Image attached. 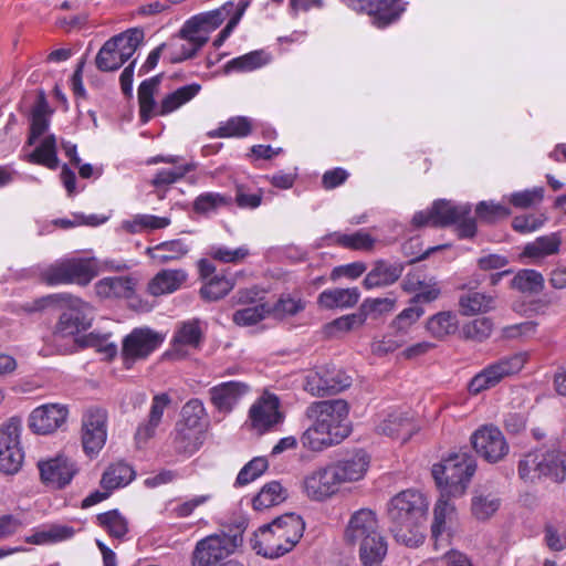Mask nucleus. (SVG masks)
<instances>
[{"instance_id": "54", "label": "nucleus", "mask_w": 566, "mask_h": 566, "mask_svg": "<svg viewBox=\"0 0 566 566\" xmlns=\"http://www.w3.org/2000/svg\"><path fill=\"white\" fill-rule=\"evenodd\" d=\"M270 314V306L264 303H260L237 310L232 315V319L239 326H252L264 319Z\"/></svg>"}, {"instance_id": "28", "label": "nucleus", "mask_w": 566, "mask_h": 566, "mask_svg": "<svg viewBox=\"0 0 566 566\" xmlns=\"http://www.w3.org/2000/svg\"><path fill=\"white\" fill-rule=\"evenodd\" d=\"M136 281L128 275L106 276L94 285L96 296L104 300L129 298L134 295Z\"/></svg>"}, {"instance_id": "38", "label": "nucleus", "mask_w": 566, "mask_h": 566, "mask_svg": "<svg viewBox=\"0 0 566 566\" xmlns=\"http://www.w3.org/2000/svg\"><path fill=\"white\" fill-rule=\"evenodd\" d=\"M200 91V84L190 83L168 93L159 103L158 116H166L178 111L180 107L193 99Z\"/></svg>"}, {"instance_id": "34", "label": "nucleus", "mask_w": 566, "mask_h": 566, "mask_svg": "<svg viewBox=\"0 0 566 566\" xmlns=\"http://www.w3.org/2000/svg\"><path fill=\"white\" fill-rule=\"evenodd\" d=\"M405 9L401 0H373L368 15L373 25L385 29L396 22Z\"/></svg>"}, {"instance_id": "9", "label": "nucleus", "mask_w": 566, "mask_h": 566, "mask_svg": "<svg viewBox=\"0 0 566 566\" xmlns=\"http://www.w3.org/2000/svg\"><path fill=\"white\" fill-rule=\"evenodd\" d=\"M99 273V260L92 252L60 259L45 268L43 280L50 285L77 284L86 286Z\"/></svg>"}, {"instance_id": "42", "label": "nucleus", "mask_w": 566, "mask_h": 566, "mask_svg": "<svg viewBox=\"0 0 566 566\" xmlns=\"http://www.w3.org/2000/svg\"><path fill=\"white\" fill-rule=\"evenodd\" d=\"M136 476L134 469L125 462L109 465L103 473L101 485L103 490L114 491L128 485Z\"/></svg>"}, {"instance_id": "49", "label": "nucleus", "mask_w": 566, "mask_h": 566, "mask_svg": "<svg viewBox=\"0 0 566 566\" xmlns=\"http://www.w3.org/2000/svg\"><path fill=\"white\" fill-rule=\"evenodd\" d=\"M427 331L436 338H443L458 329L457 314L451 311L439 312L428 318Z\"/></svg>"}, {"instance_id": "48", "label": "nucleus", "mask_w": 566, "mask_h": 566, "mask_svg": "<svg viewBox=\"0 0 566 566\" xmlns=\"http://www.w3.org/2000/svg\"><path fill=\"white\" fill-rule=\"evenodd\" d=\"M286 499V491L280 482L272 481L265 484L261 491L253 497L252 505L256 511H263L279 505Z\"/></svg>"}, {"instance_id": "16", "label": "nucleus", "mask_w": 566, "mask_h": 566, "mask_svg": "<svg viewBox=\"0 0 566 566\" xmlns=\"http://www.w3.org/2000/svg\"><path fill=\"white\" fill-rule=\"evenodd\" d=\"M203 331L198 319H189L176 326L170 347L165 357L172 360H181L190 356L201 347Z\"/></svg>"}, {"instance_id": "64", "label": "nucleus", "mask_w": 566, "mask_h": 566, "mask_svg": "<svg viewBox=\"0 0 566 566\" xmlns=\"http://www.w3.org/2000/svg\"><path fill=\"white\" fill-rule=\"evenodd\" d=\"M304 307L305 302L301 297L286 295L282 296L270 310L274 317L282 319L297 314Z\"/></svg>"}, {"instance_id": "17", "label": "nucleus", "mask_w": 566, "mask_h": 566, "mask_svg": "<svg viewBox=\"0 0 566 566\" xmlns=\"http://www.w3.org/2000/svg\"><path fill=\"white\" fill-rule=\"evenodd\" d=\"M352 385V377L335 367H322L305 377L304 389L312 396L335 395Z\"/></svg>"}, {"instance_id": "24", "label": "nucleus", "mask_w": 566, "mask_h": 566, "mask_svg": "<svg viewBox=\"0 0 566 566\" xmlns=\"http://www.w3.org/2000/svg\"><path fill=\"white\" fill-rule=\"evenodd\" d=\"M67 416L65 405L45 403L32 410L28 419L29 428L36 434H50L66 422Z\"/></svg>"}, {"instance_id": "1", "label": "nucleus", "mask_w": 566, "mask_h": 566, "mask_svg": "<svg viewBox=\"0 0 566 566\" xmlns=\"http://www.w3.org/2000/svg\"><path fill=\"white\" fill-rule=\"evenodd\" d=\"M348 413L349 406L343 399L312 402L306 409L312 424L301 436L302 446L319 452L340 443L350 432Z\"/></svg>"}, {"instance_id": "39", "label": "nucleus", "mask_w": 566, "mask_h": 566, "mask_svg": "<svg viewBox=\"0 0 566 566\" xmlns=\"http://www.w3.org/2000/svg\"><path fill=\"white\" fill-rule=\"evenodd\" d=\"M160 84V76H154L145 80L138 87L139 114L144 123L151 117L158 116L159 104L155 101V95Z\"/></svg>"}, {"instance_id": "7", "label": "nucleus", "mask_w": 566, "mask_h": 566, "mask_svg": "<svg viewBox=\"0 0 566 566\" xmlns=\"http://www.w3.org/2000/svg\"><path fill=\"white\" fill-rule=\"evenodd\" d=\"M518 475L526 483L542 479L562 483L566 479V450L551 446L528 452L520 460Z\"/></svg>"}, {"instance_id": "23", "label": "nucleus", "mask_w": 566, "mask_h": 566, "mask_svg": "<svg viewBox=\"0 0 566 566\" xmlns=\"http://www.w3.org/2000/svg\"><path fill=\"white\" fill-rule=\"evenodd\" d=\"M369 455L363 450H357L352 454L328 463L340 489L347 484L361 481L369 469Z\"/></svg>"}, {"instance_id": "26", "label": "nucleus", "mask_w": 566, "mask_h": 566, "mask_svg": "<svg viewBox=\"0 0 566 566\" xmlns=\"http://www.w3.org/2000/svg\"><path fill=\"white\" fill-rule=\"evenodd\" d=\"M39 470L42 481L56 489L67 485L77 472L75 462L64 455L39 462Z\"/></svg>"}, {"instance_id": "47", "label": "nucleus", "mask_w": 566, "mask_h": 566, "mask_svg": "<svg viewBox=\"0 0 566 566\" xmlns=\"http://www.w3.org/2000/svg\"><path fill=\"white\" fill-rule=\"evenodd\" d=\"M203 431V428H192L178 423L174 438L175 448L179 452L193 453L202 443Z\"/></svg>"}, {"instance_id": "60", "label": "nucleus", "mask_w": 566, "mask_h": 566, "mask_svg": "<svg viewBox=\"0 0 566 566\" xmlns=\"http://www.w3.org/2000/svg\"><path fill=\"white\" fill-rule=\"evenodd\" d=\"M424 314L423 307L415 304L401 311L391 322L390 328L408 335L410 327Z\"/></svg>"}, {"instance_id": "35", "label": "nucleus", "mask_w": 566, "mask_h": 566, "mask_svg": "<svg viewBox=\"0 0 566 566\" xmlns=\"http://www.w3.org/2000/svg\"><path fill=\"white\" fill-rule=\"evenodd\" d=\"M496 307V296L479 291H470L459 297V311L464 316L489 313Z\"/></svg>"}, {"instance_id": "52", "label": "nucleus", "mask_w": 566, "mask_h": 566, "mask_svg": "<svg viewBox=\"0 0 566 566\" xmlns=\"http://www.w3.org/2000/svg\"><path fill=\"white\" fill-rule=\"evenodd\" d=\"M269 62L268 55L263 51H253L227 63V71L251 72L262 67Z\"/></svg>"}, {"instance_id": "5", "label": "nucleus", "mask_w": 566, "mask_h": 566, "mask_svg": "<svg viewBox=\"0 0 566 566\" xmlns=\"http://www.w3.org/2000/svg\"><path fill=\"white\" fill-rule=\"evenodd\" d=\"M42 302L44 306H54L61 312L54 328L55 335L75 338L91 328L94 307L88 302L67 293L48 295Z\"/></svg>"}, {"instance_id": "8", "label": "nucleus", "mask_w": 566, "mask_h": 566, "mask_svg": "<svg viewBox=\"0 0 566 566\" xmlns=\"http://www.w3.org/2000/svg\"><path fill=\"white\" fill-rule=\"evenodd\" d=\"M476 469L474 458L468 452L450 454L433 464L432 476L443 496H462Z\"/></svg>"}, {"instance_id": "36", "label": "nucleus", "mask_w": 566, "mask_h": 566, "mask_svg": "<svg viewBox=\"0 0 566 566\" xmlns=\"http://www.w3.org/2000/svg\"><path fill=\"white\" fill-rule=\"evenodd\" d=\"M319 245H340L352 250H371L375 244V239L366 231L359 230L353 233L333 232L322 239Z\"/></svg>"}, {"instance_id": "55", "label": "nucleus", "mask_w": 566, "mask_h": 566, "mask_svg": "<svg viewBox=\"0 0 566 566\" xmlns=\"http://www.w3.org/2000/svg\"><path fill=\"white\" fill-rule=\"evenodd\" d=\"M232 197L219 192H203L199 195L195 202L193 209L200 213L213 212L220 208L230 206Z\"/></svg>"}, {"instance_id": "4", "label": "nucleus", "mask_w": 566, "mask_h": 566, "mask_svg": "<svg viewBox=\"0 0 566 566\" xmlns=\"http://www.w3.org/2000/svg\"><path fill=\"white\" fill-rule=\"evenodd\" d=\"M344 538L359 545V558L365 566L379 564L388 551L377 514L370 509H359L350 515Z\"/></svg>"}, {"instance_id": "15", "label": "nucleus", "mask_w": 566, "mask_h": 566, "mask_svg": "<svg viewBox=\"0 0 566 566\" xmlns=\"http://www.w3.org/2000/svg\"><path fill=\"white\" fill-rule=\"evenodd\" d=\"M301 490L306 499L316 503L327 502L342 491L328 463L307 472L302 480Z\"/></svg>"}, {"instance_id": "40", "label": "nucleus", "mask_w": 566, "mask_h": 566, "mask_svg": "<svg viewBox=\"0 0 566 566\" xmlns=\"http://www.w3.org/2000/svg\"><path fill=\"white\" fill-rule=\"evenodd\" d=\"M171 223L169 217H158L148 213H137L132 218L123 220L120 229L127 233L136 234L143 232L165 229Z\"/></svg>"}, {"instance_id": "14", "label": "nucleus", "mask_w": 566, "mask_h": 566, "mask_svg": "<svg viewBox=\"0 0 566 566\" xmlns=\"http://www.w3.org/2000/svg\"><path fill=\"white\" fill-rule=\"evenodd\" d=\"M21 432L19 418H10L0 426V471L6 474H14L22 467L24 453L20 443Z\"/></svg>"}, {"instance_id": "21", "label": "nucleus", "mask_w": 566, "mask_h": 566, "mask_svg": "<svg viewBox=\"0 0 566 566\" xmlns=\"http://www.w3.org/2000/svg\"><path fill=\"white\" fill-rule=\"evenodd\" d=\"M199 32L186 21L180 32L165 43L166 60L170 63H179L192 57L207 42L205 34Z\"/></svg>"}, {"instance_id": "59", "label": "nucleus", "mask_w": 566, "mask_h": 566, "mask_svg": "<svg viewBox=\"0 0 566 566\" xmlns=\"http://www.w3.org/2000/svg\"><path fill=\"white\" fill-rule=\"evenodd\" d=\"M475 213L481 221L492 223L511 214V210L502 202L481 201L475 207Z\"/></svg>"}, {"instance_id": "12", "label": "nucleus", "mask_w": 566, "mask_h": 566, "mask_svg": "<svg viewBox=\"0 0 566 566\" xmlns=\"http://www.w3.org/2000/svg\"><path fill=\"white\" fill-rule=\"evenodd\" d=\"M165 342V335L150 327H136L122 342V359L126 369L147 359Z\"/></svg>"}, {"instance_id": "61", "label": "nucleus", "mask_w": 566, "mask_h": 566, "mask_svg": "<svg viewBox=\"0 0 566 566\" xmlns=\"http://www.w3.org/2000/svg\"><path fill=\"white\" fill-rule=\"evenodd\" d=\"M49 112L46 105L41 103L34 107L31 114V129L28 144L34 145L36 140L49 129Z\"/></svg>"}, {"instance_id": "57", "label": "nucleus", "mask_w": 566, "mask_h": 566, "mask_svg": "<svg viewBox=\"0 0 566 566\" xmlns=\"http://www.w3.org/2000/svg\"><path fill=\"white\" fill-rule=\"evenodd\" d=\"M232 287L233 283L230 279L223 275H214L205 282L200 293L205 300L217 301L227 295Z\"/></svg>"}, {"instance_id": "30", "label": "nucleus", "mask_w": 566, "mask_h": 566, "mask_svg": "<svg viewBox=\"0 0 566 566\" xmlns=\"http://www.w3.org/2000/svg\"><path fill=\"white\" fill-rule=\"evenodd\" d=\"M403 265L388 261H377L365 276L363 284L366 290L382 287L395 283L402 274Z\"/></svg>"}, {"instance_id": "33", "label": "nucleus", "mask_w": 566, "mask_h": 566, "mask_svg": "<svg viewBox=\"0 0 566 566\" xmlns=\"http://www.w3.org/2000/svg\"><path fill=\"white\" fill-rule=\"evenodd\" d=\"M190 243L185 239H174L148 247L145 253L157 264H165L182 259L190 251Z\"/></svg>"}, {"instance_id": "50", "label": "nucleus", "mask_w": 566, "mask_h": 566, "mask_svg": "<svg viewBox=\"0 0 566 566\" xmlns=\"http://www.w3.org/2000/svg\"><path fill=\"white\" fill-rule=\"evenodd\" d=\"M251 129L252 120L250 118L237 116L221 123L217 129L209 133V136L212 138H242L248 136L251 133Z\"/></svg>"}, {"instance_id": "51", "label": "nucleus", "mask_w": 566, "mask_h": 566, "mask_svg": "<svg viewBox=\"0 0 566 566\" xmlns=\"http://www.w3.org/2000/svg\"><path fill=\"white\" fill-rule=\"evenodd\" d=\"M365 324V314L364 313H352L347 315H343L334 321L327 323L324 326V333L328 337H336L340 334L348 333L350 331L357 329Z\"/></svg>"}, {"instance_id": "29", "label": "nucleus", "mask_w": 566, "mask_h": 566, "mask_svg": "<svg viewBox=\"0 0 566 566\" xmlns=\"http://www.w3.org/2000/svg\"><path fill=\"white\" fill-rule=\"evenodd\" d=\"M187 277L188 274L182 269H165L148 282L147 291L153 296L171 294L181 287Z\"/></svg>"}, {"instance_id": "25", "label": "nucleus", "mask_w": 566, "mask_h": 566, "mask_svg": "<svg viewBox=\"0 0 566 566\" xmlns=\"http://www.w3.org/2000/svg\"><path fill=\"white\" fill-rule=\"evenodd\" d=\"M280 401L276 396L265 394L250 408L251 427L259 433H264L281 421Z\"/></svg>"}, {"instance_id": "56", "label": "nucleus", "mask_w": 566, "mask_h": 566, "mask_svg": "<svg viewBox=\"0 0 566 566\" xmlns=\"http://www.w3.org/2000/svg\"><path fill=\"white\" fill-rule=\"evenodd\" d=\"M98 524L106 530V532L115 537L123 538L128 532L126 518L117 511H109L97 515Z\"/></svg>"}, {"instance_id": "19", "label": "nucleus", "mask_w": 566, "mask_h": 566, "mask_svg": "<svg viewBox=\"0 0 566 566\" xmlns=\"http://www.w3.org/2000/svg\"><path fill=\"white\" fill-rule=\"evenodd\" d=\"M475 452L490 463L501 461L509 453V444L502 431L492 424L476 429L471 436Z\"/></svg>"}, {"instance_id": "3", "label": "nucleus", "mask_w": 566, "mask_h": 566, "mask_svg": "<svg viewBox=\"0 0 566 566\" xmlns=\"http://www.w3.org/2000/svg\"><path fill=\"white\" fill-rule=\"evenodd\" d=\"M304 522L291 513L262 525L251 539L253 551L265 558H279L291 552L304 533Z\"/></svg>"}, {"instance_id": "11", "label": "nucleus", "mask_w": 566, "mask_h": 566, "mask_svg": "<svg viewBox=\"0 0 566 566\" xmlns=\"http://www.w3.org/2000/svg\"><path fill=\"white\" fill-rule=\"evenodd\" d=\"M527 360L528 354L521 352L489 364L471 378L468 384L469 392L471 395H479L484 390L495 387L504 378L521 371Z\"/></svg>"}, {"instance_id": "18", "label": "nucleus", "mask_w": 566, "mask_h": 566, "mask_svg": "<svg viewBox=\"0 0 566 566\" xmlns=\"http://www.w3.org/2000/svg\"><path fill=\"white\" fill-rule=\"evenodd\" d=\"M107 439V412L102 408H90L82 418V446L88 457L96 455Z\"/></svg>"}, {"instance_id": "31", "label": "nucleus", "mask_w": 566, "mask_h": 566, "mask_svg": "<svg viewBox=\"0 0 566 566\" xmlns=\"http://www.w3.org/2000/svg\"><path fill=\"white\" fill-rule=\"evenodd\" d=\"M76 531L67 524H46L33 530L25 542L33 545H54L71 539Z\"/></svg>"}, {"instance_id": "63", "label": "nucleus", "mask_w": 566, "mask_h": 566, "mask_svg": "<svg viewBox=\"0 0 566 566\" xmlns=\"http://www.w3.org/2000/svg\"><path fill=\"white\" fill-rule=\"evenodd\" d=\"M262 199L263 191L261 189L251 191V189L244 184L235 185L234 201L239 208L254 210L261 206Z\"/></svg>"}, {"instance_id": "6", "label": "nucleus", "mask_w": 566, "mask_h": 566, "mask_svg": "<svg viewBox=\"0 0 566 566\" xmlns=\"http://www.w3.org/2000/svg\"><path fill=\"white\" fill-rule=\"evenodd\" d=\"M412 223L416 227H443L455 224L459 238L469 239L476 233V223L471 217V205L437 200L431 208L415 213Z\"/></svg>"}, {"instance_id": "22", "label": "nucleus", "mask_w": 566, "mask_h": 566, "mask_svg": "<svg viewBox=\"0 0 566 566\" xmlns=\"http://www.w3.org/2000/svg\"><path fill=\"white\" fill-rule=\"evenodd\" d=\"M375 429L379 434L406 443L419 428L413 423L408 412L392 408L378 413Z\"/></svg>"}, {"instance_id": "37", "label": "nucleus", "mask_w": 566, "mask_h": 566, "mask_svg": "<svg viewBox=\"0 0 566 566\" xmlns=\"http://www.w3.org/2000/svg\"><path fill=\"white\" fill-rule=\"evenodd\" d=\"M169 402L170 399L166 394H159L153 398L149 419L146 423H143L137 428L135 434V439L138 446L146 443L148 439L154 437L156 429L161 421L164 411Z\"/></svg>"}, {"instance_id": "62", "label": "nucleus", "mask_w": 566, "mask_h": 566, "mask_svg": "<svg viewBox=\"0 0 566 566\" xmlns=\"http://www.w3.org/2000/svg\"><path fill=\"white\" fill-rule=\"evenodd\" d=\"M269 462L264 457H255L249 461L237 476L238 485H247L260 478L268 469Z\"/></svg>"}, {"instance_id": "20", "label": "nucleus", "mask_w": 566, "mask_h": 566, "mask_svg": "<svg viewBox=\"0 0 566 566\" xmlns=\"http://www.w3.org/2000/svg\"><path fill=\"white\" fill-rule=\"evenodd\" d=\"M450 497L441 494L433 507L431 536L437 548L448 547L457 531V510Z\"/></svg>"}, {"instance_id": "32", "label": "nucleus", "mask_w": 566, "mask_h": 566, "mask_svg": "<svg viewBox=\"0 0 566 566\" xmlns=\"http://www.w3.org/2000/svg\"><path fill=\"white\" fill-rule=\"evenodd\" d=\"M360 298L357 287L327 289L319 293L317 304L325 310H347L354 307Z\"/></svg>"}, {"instance_id": "46", "label": "nucleus", "mask_w": 566, "mask_h": 566, "mask_svg": "<svg viewBox=\"0 0 566 566\" xmlns=\"http://www.w3.org/2000/svg\"><path fill=\"white\" fill-rule=\"evenodd\" d=\"M210 494H197L192 496L177 497L168 502L166 511L170 517L185 518L211 500Z\"/></svg>"}, {"instance_id": "13", "label": "nucleus", "mask_w": 566, "mask_h": 566, "mask_svg": "<svg viewBox=\"0 0 566 566\" xmlns=\"http://www.w3.org/2000/svg\"><path fill=\"white\" fill-rule=\"evenodd\" d=\"M240 544L237 535L214 533L197 542L192 554V566H214L234 553Z\"/></svg>"}, {"instance_id": "43", "label": "nucleus", "mask_w": 566, "mask_h": 566, "mask_svg": "<svg viewBox=\"0 0 566 566\" xmlns=\"http://www.w3.org/2000/svg\"><path fill=\"white\" fill-rule=\"evenodd\" d=\"M562 240L557 233L538 237L524 247L523 255L538 262L546 256L556 254L559 251Z\"/></svg>"}, {"instance_id": "41", "label": "nucleus", "mask_w": 566, "mask_h": 566, "mask_svg": "<svg viewBox=\"0 0 566 566\" xmlns=\"http://www.w3.org/2000/svg\"><path fill=\"white\" fill-rule=\"evenodd\" d=\"M233 8V2H227L221 8L195 15L187 22L191 24L193 29H198V31H200L199 33L202 32L205 38L208 39L209 32L218 28L229 15H231Z\"/></svg>"}, {"instance_id": "58", "label": "nucleus", "mask_w": 566, "mask_h": 566, "mask_svg": "<svg viewBox=\"0 0 566 566\" xmlns=\"http://www.w3.org/2000/svg\"><path fill=\"white\" fill-rule=\"evenodd\" d=\"M499 499L492 494H475L472 497V514L480 521L490 518L499 510Z\"/></svg>"}, {"instance_id": "10", "label": "nucleus", "mask_w": 566, "mask_h": 566, "mask_svg": "<svg viewBox=\"0 0 566 566\" xmlns=\"http://www.w3.org/2000/svg\"><path fill=\"white\" fill-rule=\"evenodd\" d=\"M144 39L139 29H130L113 36L98 51L95 64L102 72H112L128 61Z\"/></svg>"}, {"instance_id": "44", "label": "nucleus", "mask_w": 566, "mask_h": 566, "mask_svg": "<svg viewBox=\"0 0 566 566\" xmlns=\"http://www.w3.org/2000/svg\"><path fill=\"white\" fill-rule=\"evenodd\" d=\"M31 164L42 165L49 169H56L59 158L56 154V138L53 134L45 135L34 150L25 157Z\"/></svg>"}, {"instance_id": "45", "label": "nucleus", "mask_w": 566, "mask_h": 566, "mask_svg": "<svg viewBox=\"0 0 566 566\" xmlns=\"http://www.w3.org/2000/svg\"><path fill=\"white\" fill-rule=\"evenodd\" d=\"M403 289L416 293L412 303H429L437 300L441 293L438 281L434 277L419 280L408 275L403 282Z\"/></svg>"}, {"instance_id": "2", "label": "nucleus", "mask_w": 566, "mask_h": 566, "mask_svg": "<svg viewBox=\"0 0 566 566\" xmlns=\"http://www.w3.org/2000/svg\"><path fill=\"white\" fill-rule=\"evenodd\" d=\"M429 502L419 491L406 490L387 504L389 530L398 543L408 547H418L424 541V523Z\"/></svg>"}, {"instance_id": "53", "label": "nucleus", "mask_w": 566, "mask_h": 566, "mask_svg": "<svg viewBox=\"0 0 566 566\" xmlns=\"http://www.w3.org/2000/svg\"><path fill=\"white\" fill-rule=\"evenodd\" d=\"M512 286L523 293H538L544 286V277L535 270H521L513 277Z\"/></svg>"}, {"instance_id": "27", "label": "nucleus", "mask_w": 566, "mask_h": 566, "mask_svg": "<svg viewBox=\"0 0 566 566\" xmlns=\"http://www.w3.org/2000/svg\"><path fill=\"white\" fill-rule=\"evenodd\" d=\"M249 386L241 381L221 382L209 390L212 405L218 411L229 413L248 394Z\"/></svg>"}]
</instances>
